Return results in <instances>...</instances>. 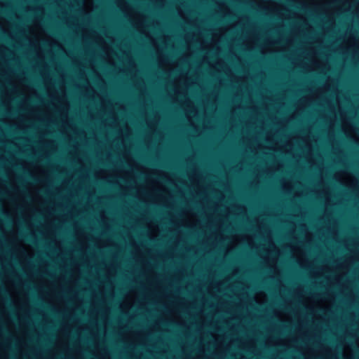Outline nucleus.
Segmentation results:
<instances>
[{"label": "nucleus", "instance_id": "1", "mask_svg": "<svg viewBox=\"0 0 359 359\" xmlns=\"http://www.w3.org/2000/svg\"><path fill=\"white\" fill-rule=\"evenodd\" d=\"M27 238L32 243H34V240L33 239L32 236H27Z\"/></svg>", "mask_w": 359, "mask_h": 359}, {"label": "nucleus", "instance_id": "2", "mask_svg": "<svg viewBox=\"0 0 359 359\" xmlns=\"http://www.w3.org/2000/svg\"><path fill=\"white\" fill-rule=\"evenodd\" d=\"M29 178L33 180H35V178H34L32 175H30L29 174H27Z\"/></svg>", "mask_w": 359, "mask_h": 359}]
</instances>
